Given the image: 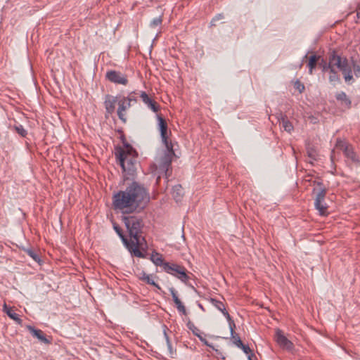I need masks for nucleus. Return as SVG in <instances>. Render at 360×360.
I'll return each instance as SVG.
<instances>
[{
	"instance_id": "obj_1",
	"label": "nucleus",
	"mask_w": 360,
	"mask_h": 360,
	"mask_svg": "<svg viewBox=\"0 0 360 360\" xmlns=\"http://www.w3.org/2000/svg\"><path fill=\"white\" fill-rule=\"evenodd\" d=\"M150 201L147 189L140 184L133 181L125 190L113 194L112 205L115 210L122 214H131L144 209Z\"/></svg>"
},
{
	"instance_id": "obj_2",
	"label": "nucleus",
	"mask_w": 360,
	"mask_h": 360,
	"mask_svg": "<svg viewBox=\"0 0 360 360\" xmlns=\"http://www.w3.org/2000/svg\"><path fill=\"white\" fill-rule=\"evenodd\" d=\"M124 148L121 147L116 149L115 156L124 172L133 174L136 171L137 152L129 143H124Z\"/></svg>"
},
{
	"instance_id": "obj_3",
	"label": "nucleus",
	"mask_w": 360,
	"mask_h": 360,
	"mask_svg": "<svg viewBox=\"0 0 360 360\" xmlns=\"http://www.w3.org/2000/svg\"><path fill=\"white\" fill-rule=\"evenodd\" d=\"M122 221L129 232L133 248L137 247L139 249L142 242L145 241L144 238H141L143 227L142 218L136 215L124 216Z\"/></svg>"
},
{
	"instance_id": "obj_4",
	"label": "nucleus",
	"mask_w": 360,
	"mask_h": 360,
	"mask_svg": "<svg viewBox=\"0 0 360 360\" xmlns=\"http://www.w3.org/2000/svg\"><path fill=\"white\" fill-rule=\"evenodd\" d=\"M166 149L164 150L163 155L160 158L158 165L156 166L155 174L158 175L156 182L159 183L160 178L165 177L168 181V179L171 175V164L172 158L174 156V150L173 145L165 146Z\"/></svg>"
},
{
	"instance_id": "obj_5",
	"label": "nucleus",
	"mask_w": 360,
	"mask_h": 360,
	"mask_svg": "<svg viewBox=\"0 0 360 360\" xmlns=\"http://www.w3.org/2000/svg\"><path fill=\"white\" fill-rule=\"evenodd\" d=\"M318 186L320 188L316 190L314 189V193H316V198L314 200V206L315 208L319 211V214L324 216L328 214V206L325 202V198L326 195V189L322 186V184L321 182L318 183Z\"/></svg>"
},
{
	"instance_id": "obj_6",
	"label": "nucleus",
	"mask_w": 360,
	"mask_h": 360,
	"mask_svg": "<svg viewBox=\"0 0 360 360\" xmlns=\"http://www.w3.org/2000/svg\"><path fill=\"white\" fill-rule=\"evenodd\" d=\"M164 271L176 277L184 283H186L189 279V276L186 274V269L183 266L169 262L165 263Z\"/></svg>"
},
{
	"instance_id": "obj_7",
	"label": "nucleus",
	"mask_w": 360,
	"mask_h": 360,
	"mask_svg": "<svg viewBox=\"0 0 360 360\" xmlns=\"http://www.w3.org/2000/svg\"><path fill=\"white\" fill-rule=\"evenodd\" d=\"M113 229L115 231V232L117 233V235L121 238L122 241L123 242L125 247L127 248V250L132 253L134 256L139 257V258H145L146 255L137 248L134 247L133 248V245L131 244V240H128L125 235L123 233V231L122 229L116 224H113Z\"/></svg>"
},
{
	"instance_id": "obj_8",
	"label": "nucleus",
	"mask_w": 360,
	"mask_h": 360,
	"mask_svg": "<svg viewBox=\"0 0 360 360\" xmlns=\"http://www.w3.org/2000/svg\"><path fill=\"white\" fill-rule=\"evenodd\" d=\"M335 65L342 72L346 82H349L353 79L352 68L349 65L348 60L346 57H342L338 55V58H337Z\"/></svg>"
},
{
	"instance_id": "obj_9",
	"label": "nucleus",
	"mask_w": 360,
	"mask_h": 360,
	"mask_svg": "<svg viewBox=\"0 0 360 360\" xmlns=\"http://www.w3.org/2000/svg\"><path fill=\"white\" fill-rule=\"evenodd\" d=\"M105 78L115 84L127 85L129 80L127 75L117 70H108L105 73Z\"/></svg>"
},
{
	"instance_id": "obj_10",
	"label": "nucleus",
	"mask_w": 360,
	"mask_h": 360,
	"mask_svg": "<svg viewBox=\"0 0 360 360\" xmlns=\"http://www.w3.org/2000/svg\"><path fill=\"white\" fill-rule=\"evenodd\" d=\"M157 117L162 143L165 146L173 145L172 141L169 140V135L171 134V132H168V127L165 120L160 115H158Z\"/></svg>"
},
{
	"instance_id": "obj_11",
	"label": "nucleus",
	"mask_w": 360,
	"mask_h": 360,
	"mask_svg": "<svg viewBox=\"0 0 360 360\" xmlns=\"http://www.w3.org/2000/svg\"><path fill=\"white\" fill-rule=\"evenodd\" d=\"M117 105V116L122 122L125 123L127 122L125 111L131 107V104L124 99V96H119Z\"/></svg>"
},
{
	"instance_id": "obj_12",
	"label": "nucleus",
	"mask_w": 360,
	"mask_h": 360,
	"mask_svg": "<svg viewBox=\"0 0 360 360\" xmlns=\"http://www.w3.org/2000/svg\"><path fill=\"white\" fill-rule=\"evenodd\" d=\"M276 341L278 345L283 349L291 350L293 348V344L282 333L281 330H277L276 332Z\"/></svg>"
},
{
	"instance_id": "obj_13",
	"label": "nucleus",
	"mask_w": 360,
	"mask_h": 360,
	"mask_svg": "<svg viewBox=\"0 0 360 360\" xmlns=\"http://www.w3.org/2000/svg\"><path fill=\"white\" fill-rule=\"evenodd\" d=\"M276 118L278 120V122L281 125L282 128L287 131L288 133H291L293 129V125L288 120L287 115L285 114H283V112H279L276 114Z\"/></svg>"
},
{
	"instance_id": "obj_14",
	"label": "nucleus",
	"mask_w": 360,
	"mask_h": 360,
	"mask_svg": "<svg viewBox=\"0 0 360 360\" xmlns=\"http://www.w3.org/2000/svg\"><path fill=\"white\" fill-rule=\"evenodd\" d=\"M27 329L30 333L36 338H37L41 342H43L46 345H49L51 343V338H48L46 337L45 334L41 330L37 329L33 326H28Z\"/></svg>"
},
{
	"instance_id": "obj_15",
	"label": "nucleus",
	"mask_w": 360,
	"mask_h": 360,
	"mask_svg": "<svg viewBox=\"0 0 360 360\" xmlns=\"http://www.w3.org/2000/svg\"><path fill=\"white\" fill-rule=\"evenodd\" d=\"M337 58H338V55L336 53V51L334 50L332 51L329 54L328 63L323 61L322 63L321 64L322 72H328L330 68H333V66H335V64Z\"/></svg>"
},
{
	"instance_id": "obj_16",
	"label": "nucleus",
	"mask_w": 360,
	"mask_h": 360,
	"mask_svg": "<svg viewBox=\"0 0 360 360\" xmlns=\"http://www.w3.org/2000/svg\"><path fill=\"white\" fill-rule=\"evenodd\" d=\"M140 97L142 101L154 112H157L159 109V105L153 101L145 91H141Z\"/></svg>"
},
{
	"instance_id": "obj_17",
	"label": "nucleus",
	"mask_w": 360,
	"mask_h": 360,
	"mask_svg": "<svg viewBox=\"0 0 360 360\" xmlns=\"http://www.w3.org/2000/svg\"><path fill=\"white\" fill-rule=\"evenodd\" d=\"M118 96L106 95L104 105L107 112L112 114L115 110V104L117 103Z\"/></svg>"
},
{
	"instance_id": "obj_18",
	"label": "nucleus",
	"mask_w": 360,
	"mask_h": 360,
	"mask_svg": "<svg viewBox=\"0 0 360 360\" xmlns=\"http://www.w3.org/2000/svg\"><path fill=\"white\" fill-rule=\"evenodd\" d=\"M150 260L156 266H160L165 269V264L167 263V262H164L162 256L161 254L158 253L156 251H153L150 255Z\"/></svg>"
},
{
	"instance_id": "obj_19",
	"label": "nucleus",
	"mask_w": 360,
	"mask_h": 360,
	"mask_svg": "<svg viewBox=\"0 0 360 360\" xmlns=\"http://www.w3.org/2000/svg\"><path fill=\"white\" fill-rule=\"evenodd\" d=\"M184 195L183 188L177 184L172 188V196L176 202H180Z\"/></svg>"
},
{
	"instance_id": "obj_20",
	"label": "nucleus",
	"mask_w": 360,
	"mask_h": 360,
	"mask_svg": "<svg viewBox=\"0 0 360 360\" xmlns=\"http://www.w3.org/2000/svg\"><path fill=\"white\" fill-rule=\"evenodd\" d=\"M335 66H333L328 72V80L330 83L340 82V78L338 71L335 69Z\"/></svg>"
},
{
	"instance_id": "obj_21",
	"label": "nucleus",
	"mask_w": 360,
	"mask_h": 360,
	"mask_svg": "<svg viewBox=\"0 0 360 360\" xmlns=\"http://www.w3.org/2000/svg\"><path fill=\"white\" fill-rule=\"evenodd\" d=\"M4 311L11 319L17 321L18 323L21 322V319L19 318V315L16 314L11 308L8 307L6 304L4 307Z\"/></svg>"
},
{
	"instance_id": "obj_22",
	"label": "nucleus",
	"mask_w": 360,
	"mask_h": 360,
	"mask_svg": "<svg viewBox=\"0 0 360 360\" xmlns=\"http://www.w3.org/2000/svg\"><path fill=\"white\" fill-rule=\"evenodd\" d=\"M319 58V56L316 55H313L309 57V63H308V68H309V72L310 75L313 73V70L315 68L317 61Z\"/></svg>"
},
{
	"instance_id": "obj_23",
	"label": "nucleus",
	"mask_w": 360,
	"mask_h": 360,
	"mask_svg": "<svg viewBox=\"0 0 360 360\" xmlns=\"http://www.w3.org/2000/svg\"><path fill=\"white\" fill-rule=\"evenodd\" d=\"M140 278L146 283L153 285L158 289H160V285L151 278V276L150 275L146 274L145 272L142 273V276Z\"/></svg>"
},
{
	"instance_id": "obj_24",
	"label": "nucleus",
	"mask_w": 360,
	"mask_h": 360,
	"mask_svg": "<svg viewBox=\"0 0 360 360\" xmlns=\"http://www.w3.org/2000/svg\"><path fill=\"white\" fill-rule=\"evenodd\" d=\"M210 302L222 314H224V312L226 311L225 305L222 302L217 300L214 298H210Z\"/></svg>"
},
{
	"instance_id": "obj_25",
	"label": "nucleus",
	"mask_w": 360,
	"mask_h": 360,
	"mask_svg": "<svg viewBox=\"0 0 360 360\" xmlns=\"http://www.w3.org/2000/svg\"><path fill=\"white\" fill-rule=\"evenodd\" d=\"M335 98L338 101H343L347 106H350L351 101L347 98L346 94L344 91L338 93L335 95Z\"/></svg>"
},
{
	"instance_id": "obj_26",
	"label": "nucleus",
	"mask_w": 360,
	"mask_h": 360,
	"mask_svg": "<svg viewBox=\"0 0 360 360\" xmlns=\"http://www.w3.org/2000/svg\"><path fill=\"white\" fill-rule=\"evenodd\" d=\"M231 330V338L233 340V343L237 346L238 347H239L240 345H242L243 344V342L242 340H240V338L239 337V335L236 333L234 332V330L233 329H231L230 330Z\"/></svg>"
},
{
	"instance_id": "obj_27",
	"label": "nucleus",
	"mask_w": 360,
	"mask_h": 360,
	"mask_svg": "<svg viewBox=\"0 0 360 360\" xmlns=\"http://www.w3.org/2000/svg\"><path fill=\"white\" fill-rule=\"evenodd\" d=\"M164 335H165V339H166V342H167V348H168V350H169V356L171 358H174V355L176 354V350H174L173 348H172V343L169 340V338L166 333V331L165 330L164 332Z\"/></svg>"
},
{
	"instance_id": "obj_28",
	"label": "nucleus",
	"mask_w": 360,
	"mask_h": 360,
	"mask_svg": "<svg viewBox=\"0 0 360 360\" xmlns=\"http://www.w3.org/2000/svg\"><path fill=\"white\" fill-rule=\"evenodd\" d=\"M15 131L22 137H25L27 134V130L21 124H15L14 126Z\"/></svg>"
},
{
	"instance_id": "obj_29",
	"label": "nucleus",
	"mask_w": 360,
	"mask_h": 360,
	"mask_svg": "<svg viewBox=\"0 0 360 360\" xmlns=\"http://www.w3.org/2000/svg\"><path fill=\"white\" fill-rule=\"evenodd\" d=\"M344 153L347 157L351 158L352 160H354L355 154L352 148L348 146H345L344 147Z\"/></svg>"
},
{
	"instance_id": "obj_30",
	"label": "nucleus",
	"mask_w": 360,
	"mask_h": 360,
	"mask_svg": "<svg viewBox=\"0 0 360 360\" xmlns=\"http://www.w3.org/2000/svg\"><path fill=\"white\" fill-rule=\"evenodd\" d=\"M174 304H175L176 307L179 313H181L184 315L187 314L186 307L181 300L175 302Z\"/></svg>"
},
{
	"instance_id": "obj_31",
	"label": "nucleus",
	"mask_w": 360,
	"mask_h": 360,
	"mask_svg": "<svg viewBox=\"0 0 360 360\" xmlns=\"http://www.w3.org/2000/svg\"><path fill=\"white\" fill-rule=\"evenodd\" d=\"M186 325L188 328L191 330L195 336L200 333V330L197 327H195L191 321H189Z\"/></svg>"
},
{
	"instance_id": "obj_32",
	"label": "nucleus",
	"mask_w": 360,
	"mask_h": 360,
	"mask_svg": "<svg viewBox=\"0 0 360 360\" xmlns=\"http://www.w3.org/2000/svg\"><path fill=\"white\" fill-rule=\"evenodd\" d=\"M162 19L161 16L155 18L150 22V26L151 27H156L162 24Z\"/></svg>"
},
{
	"instance_id": "obj_33",
	"label": "nucleus",
	"mask_w": 360,
	"mask_h": 360,
	"mask_svg": "<svg viewBox=\"0 0 360 360\" xmlns=\"http://www.w3.org/2000/svg\"><path fill=\"white\" fill-rule=\"evenodd\" d=\"M223 314L225 316L227 321H229L230 330L233 329L236 327V325H235L233 321L231 319V317L229 315V312L227 311H226L225 312H224Z\"/></svg>"
},
{
	"instance_id": "obj_34",
	"label": "nucleus",
	"mask_w": 360,
	"mask_h": 360,
	"mask_svg": "<svg viewBox=\"0 0 360 360\" xmlns=\"http://www.w3.org/2000/svg\"><path fill=\"white\" fill-rule=\"evenodd\" d=\"M124 99L126 101H127L129 103H131V102H134L136 103V93L134 91L133 92H131L128 96L127 97H124Z\"/></svg>"
},
{
	"instance_id": "obj_35",
	"label": "nucleus",
	"mask_w": 360,
	"mask_h": 360,
	"mask_svg": "<svg viewBox=\"0 0 360 360\" xmlns=\"http://www.w3.org/2000/svg\"><path fill=\"white\" fill-rule=\"evenodd\" d=\"M27 254L32 257L34 261L37 262L39 260V257L37 253H35L32 250L28 249L26 250Z\"/></svg>"
},
{
	"instance_id": "obj_36",
	"label": "nucleus",
	"mask_w": 360,
	"mask_h": 360,
	"mask_svg": "<svg viewBox=\"0 0 360 360\" xmlns=\"http://www.w3.org/2000/svg\"><path fill=\"white\" fill-rule=\"evenodd\" d=\"M352 66L354 69V75L356 77H360V66L356 64V62L352 60Z\"/></svg>"
},
{
	"instance_id": "obj_37",
	"label": "nucleus",
	"mask_w": 360,
	"mask_h": 360,
	"mask_svg": "<svg viewBox=\"0 0 360 360\" xmlns=\"http://www.w3.org/2000/svg\"><path fill=\"white\" fill-rule=\"evenodd\" d=\"M169 292L172 295V299H173V301L174 303L180 300V299L177 296V292L174 288H169Z\"/></svg>"
},
{
	"instance_id": "obj_38",
	"label": "nucleus",
	"mask_w": 360,
	"mask_h": 360,
	"mask_svg": "<svg viewBox=\"0 0 360 360\" xmlns=\"http://www.w3.org/2000/svg\"><path fill=\"white\" fill-rule=\"evenodd\" d=\"M295 88L302 93L304 90V86L300 81H297L294 85Z\"/></svg>"
},
{
	"instance_id": "obj_39",
	"label": "nucleus",
	"mask_w": 360,
	"mask_h": 360,
	"mask_svg": "<svg viewBox=\"0 0 360 360\" xmlns=\"http://www.w3.org/2000/svg\"><path fill=\"white\" fill-rule=\"evenodd\" d=\"M223 18H224V15L223 14H218V15H217L214 18H213V19L210 22V25L211 26H215L216 25L215 22L217 21V20H221Z\"/></svg>"
},
{
	"instance_id": "obj_40",
	"label": "nucleus",
	"mask_w": 360,
	"mask_h": 360,
	"mask_svg": "<svg viewBox=\"0 0 360 360\" xmlns=\"http://www.w3.org/2000/svg\"><path fill=\"white\" fill-rule=\"evenodd\" d=\"M197 337L200 339V340L203 342L205 345L210 347H213L212 345H210L205 338H204L202 335H201V333L197 335Z\"/></svg>"
},
{
	"instance_id": "obj_41",
	"label": "nucleus",
	"mask_w": 360,
	"mask_h": 360,
	"mask_svg": "<svg viewBox=\"0 0 360 360\" xmlns=\"http://www.w3.org/2000/svg\"><path fill=\"white\" fill-rule=\"evenodd\" d=\"M238 348H240L243 349V351L245 353V354H249L250 352H251V349L249 347L248 345H244L243 343L242 344V345H240Z\"/></svg>"
},
{
	"instance_id": "obj_42",
	"label": "nucleus",
	"mask_w": 360,
	"mask_h": 360,
	"mask_svg": "<svg viewBox=\"0 0 360 360\" xmlns=\"http://www.w3.org/2000/svg\"><path fill=\"white\" fill-rule=\"evenodd\" d=\"M356 22H360V11L358 10L356 13V20H355Z\"/></svg>"
},
{
	"instance_id": "obj_43",
	"label": "nucleus",
	"mask_w": 360,
	"mask_h": 360,
	"mask_svg": "<svg viewBox=\"0 0 360 360\" xmlns=\"http://www.w3.org/2000/svg\"><path fill=\"white\" fill-rule=\"evenodd\" d=\"M308 154H309V156L311 158H312V159H314V160H315V159H316V155H315V154H314L313 152L308 151Z\"/></svg>"
},
{
	"instance_id": "obj_44",
	"label": "nucleus",
	"mask_w": 360,
	"mask_h": 360,
	"mask_svg": "<svg viewBox=\"0 0 360 360\" xmlns=\"http://www.w3.org/2000/svg\"><path fill=\"white\" fill-rule=\"evenodd\" d=\"M198 307H199L202 310H203V311L205 310V309H204V307H202V305L201 304H198Z\"/></svg>"
},
{
	"instance_id": "obj_45",
	"label": "nucleus",
	"mask_w": 360,
	"mask_h": 360,
	"mask_svg": "<svg viewBox=\"0 0 360 360\" xmlns=\"http://www.w3.org/2000/svg\"><path fill=\"white\" fill-rule=\"evenodd\" d=\"M249 360H251V358H250V357H249Z\"/></svg>"
}]
</instances>
